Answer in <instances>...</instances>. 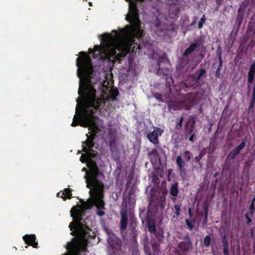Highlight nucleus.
Returning <instances> with one entry per match:
<instances>
[{
  "mask_svg": "<svg viewBox=\"0 0 255 255\" xmlns=\"http://www.w3.org/2000/svg\"><path fill=\"white\" fill-rule=\"evenodd\" d=\"M163 130L159 128H155L153 131L147 134V138L149 140L154 144H158V137L161 135Z\"/></svg>",
  "mask_w": 255,
  "mask_h": 255,
  "instance_id": "nucleus-1",
  "label": "nucleus"
},
{
  "mask_svg": "<svg viewBox=\"0 0 255 255\" xmlns=\"http://www.w3.org/2000/svg\"><path fill=\"white\" fill-rule=\"evenodd\" d=\"M205 72H206L204 69H201L199 71L196 72L193 76H189L188 78V80L190 81L191 79H193V81L191 83H189V84L191 86L194 85L205 73Z\"/></svg>",
  "mask_w": 255,
  "mask_h": 255,
  "instance_id": "nucleus-2",
  "label": "nucleus"
},
{
  "mask_svg": "<svg viewBox=\"0 0 255 255\" xmlns=\"http://www.w3.org/2000/svg\"><path fill=\"white\" fill-rule=\"evenodd\" d=\"M23 239L27 245L33 246L37 248L38 244L35 242V237L34 235H26L23 237Z\"/></svg>",
  "mask_w": 255,
  "mask_h": 255,
  "instance_id": "nucleus-3",
  "label": "nucleus"
},
{
  "mask_svg": "<svg viewBox=\"0 0 255 255\" xmlns=\"http://www.w3.org/2000/svg\"><path fill=\"white\" fill-rule=\"evenodd\" d=\"M57 196L66 200L67 198L69 199L71 197V193L70 189L66 188L62 191H60L57 194Z\"/></svg>",
  "mask_w": 255,
  "mask_h": 255,
  "instance_id": "nucleus-4",
  "label": "nucleus"
},
{
  "mask_svg": "<svg viewBox=\"0 0 255 255\" xmlns=\"http://www.w3.org/2000/svg\"><path fill=\"white\" fill-rule=\"evenodd\" d=\"M255 74V63H254L251 66L248 74V80L250 83H252L253 81Z\"/></svg>",
  "mask_w": 255,
  "mask_h": 255,
  "instance_id": "nucleus-5",
  "label": "nucleus"
},
{
  "mask_svg": "<svg viewBox=\"0 0 255 255\" xmlns=\"http://www.w3.org/2000/svg\"><path fill=\"white\" fill-rule=\"evenodd\" d=\"M128 217L126 213H122L121 221V229L124 230L126 229L127 226Z\"/></svg>",
  "mask_w": 255,
  "mask_h": 255,
  "instance_id": "nucleus-6",
  "label": "nucleus"
},
{
  "mask_svg": "<svg viewBox=\"0 0 255 255\" xmlns=\"http://www.w3.org/2000/svg\"><path fill=\"white\" fill-rule=\"evenodd\" d=\"M170 193L174 197H175L177 195L178 193V188L177 184H174L172 186L170 190Z\"/></svg>",
  "mask_w": 255,
  "mask_h": 255,
  "instance_id": "nucleus-7",
  "label": "nucleus"
},
{
  "mask_svg": "<svg viewBox=\"0 0 255 255\" xmlns=\"http://www.w3.org/2000/svg\"><path fill=\"white\" fill-rule=\"evenodd\" d=\"M206 20V18L205 15H203L198 22V26L199 28H201L203 27V25L205 23Z\"/></svg>",
  "mask_w": 255,
  "mask_h": 255,
  "instance_id": "nucleus-8",
  "label": "nucleus"
},
{
  "mask_svg": "<svg viewBox=\"0 0 255 255\" xmlns=\"http://www.w3.org/2000/svg\"><path fill=\"white\" fill-rule=\"evenodd\" d=\"M196 44H192L185 51L184 55H186L190 53L195 48Z\"/></svg>",
  "mask_w": 255,
  "mask_h": 255,
  "instance_id": "nucleus-9",
  "label": "nucleus"
},
{
  "mask_svg": "<svg viewBox=\"0 0 255 255\" xmlns=\"http://www.w3.org/2000/svg\"><path fill=\"white\" fill-rule=\"evenodd\" d=\"M148 226L149 231L151 233H154L155 230V226L154 223H151L148 221Z\"/></svg>",
  "mask_w": 255,
  "mask_h": 255,
  "instance_id": "nucleus-10",
  "label": "nucleus"
},
{
  "mask_svg": "<svg viewBox=\"0 0 255 255\" xmlns=\"http://www.w3.org/2000/svg\"><path fill=\"white\" fill-rule=\"evenodd\" d=\"M153 25V26L155 27L154 30H155L158 34L160 35V34L158 33V30L156 29H158V26H162V24L158 20L157 22H154Z\"/></svg>",
  "mask_w": 255,
  "mask_h": 255,
  "instance_id": "nucleus-11",
  "label": "nucleus"
},
{
  "mask_svg": "<svg viewBox=\"0 0 255 255\" xmlns=\"http://www.w3.org/2000/svg\"><path fill=\"white\" fill-rule=\"evenodd\" d=\"M176 162L180 167H182L184 166V163L182 161L180 156H178L177 157Z\"/></svg>",
  "mask_w": 255,
  "mask_h": 255,
  "instance_id": "nucleus-12",
  "label": "nucleus"
},
{
  "mask_svg": "<svg viewBox=\"0 0 255 255\" xmlns=\"http://www.w3.org/2000/svg\"><path fill=\"white\" fill-rule=\"evenodd\" d=\"M240 150L238 149L237 148L231 152L230 155L232 158H234L237 154H238L240 152Z\"/></svg>",
  "mask_w": 255,
  "mask_h": 255,
  "instance_id": "nucleus-13",
  "label": "nucleus"
},
{
  "mask_svg": "<svg viewBox=\"0 0 255 255\" xmlns=\"http://www.w3.org/2000/svg\"><path fill=\"white\" fill-rule=\"evenodd\" d=\"M246 144V140H244L241 142V143L237 147V148L238 149H239L240 151H241V150H242V149H243L245 147Z\"/></svg>",
  "mask_w": 255,
  "mask_h": 255,
  "instance_id": "nucleus-14",
  "label": "nucleus"
},
{
  "mask_svg": "<svg viewBox=\"0 0 255 255\" xmlns=\"http://www.w3.org/2000/svg\"><path fill=\"white\" fill-rule=\"evenodd\" d=\"M210 243V238L209 237V236H207L204 239V244L206 246L208 247L209 246Z\"/></svg>",
  "mask_w": 255,
  "mask_h": 255,
  "instance_id": "nucleus-15",
  "label": "nucleus"
},
{
  "mask_svg": "<svg viewBox=\"0 0 255 255\" xmlns=\"http://www.w3.org/2000/svg\"><path fill=\"white\" fill-rule=\"evenodd\" d=\"M184 156L186 158L187 161H189L190 159V153L189 151H186L184 152Z\"/></svg>",
  "mask_w": 255,
  "mask_h": 255,
  "instance_id": "nucleus-16",
  "label": "nucleus"
},
{
  "mask_svg": "<svg viewBox=\"0 0 255 255\" xmlns=\"http://www.w3.org/2000/svg\"><path fill=\"white\" fill-rule=\"evenodd\" d=\"M174 209H175L176 211V215L177 216H179L180 215V206L179 205H175L174 206Z\"/></svg>",
  "mask_w": 255,
  "mask_h": 255,
  "instance_id": "nucleus-17",
  "label": "nucleus"
},
{
  "mask_svg": "<svg viewBox=\"0 0 255 255\" xmlns=\"http://www.w3.org/2000/svg\"><path fill=\"white\" fill-rule=\"evenodd\" d=\"M186 223L190 230H192L193 229V227L188 220H186Z\"/></svg>",
  "mask_w": 255,
  "mask_h": 255,
  "instance_id": "nucleus-18",
  "label": "nucleus"
},
{
  "mask_svg": "<svg viewBox=\"0 0 255 255\" xmlns=\"http://www.w3.org/2000/svg\"><path fill=\"white\" fill-rule=\"evenodd\" d=\"M111 238H112V240H114L115 239V240H117V239L116 238V237L115 236H113V237H111ZM108 242L109 243V244L111 245L112 246H113V243H112V240L111 239V237H109L108 239Z\"/></svg>",
  "mask_w": 255,
  "mask_h": 255,
  "instance_id": "nucleus-19",
  "label": "nucleus"
},
{
  "mask_svg": "<svg viewBox=\"0 0 255 255\" xmlns=\"http://www.w3.org/2000/svg\"><path fill=\"white\" fill-rule=\"evenodd\" d=\"M255 200V197L254 198V199L252 201V204L251 205V207H250V208H251V214H253V210H254V201Z\"/></svg>",
  "mask_w": 255,
  "mask_h": 255,
  "instance_id": "nucleus-20",
  "label": "nucleus"
},
{
  "mask_svg": "<svg viewBox=\"0 0 255 255\" xmlns=\"http://www.w3.org/2000/svg\"><path fill=\"white\" fill-rule=\"evenodd\" d=\"M156 150L155 149H153L151 152H150V155L151 156L152 155H154L155 156H156V157H155V160L156 159Z\"/></svg>",
  "mask_w": 255,
  "mask_h": 255,
  "instance_id": "nucleus-21",
  "label": "nucleus"
},
{
  "mask_svg": "<svg viewBox=\"0 0 255 255\" xmlns=\"http://www.w3.org/2000/svg\"><path fill=\"white\" fill-rule=\"evenodd\" d=\"M195 139V136L194 134H192L189 137V140L191 141H193Z\"/></svg>",
  "mask_w": 255,
  "mask_h": 255,
  "instance_id": "nucleus-22",
  "label": "nucleus"
},
{
  "mask_svg": "<svg viewBox=\"0 0 255 255\" xmlns=\"http://www.w3.org/2000/svg\"><path fill=\"white\" fill-rule=\"evenodd\" d=\"M185 243H181L179 245V250H180V249H181L183 246H184L185 245Z\"/></svg>",
  "mask_w": 255,
  "mask_h": 255,
  "instance_id": "nucleus-23",
  "label": "nucleus"
},
{
  "mask_svg": "<svg viewBox=\"0 0 255 255\" xmlns=\"http://www.w3.org/2000/svg\"><path fill=\"white\" fill-rule=\"evenodd\" d=\"M182 121H183V118H181L177 126H179V127H181V123H182Z\"/></svg>",
  "mask_w": 255,
  "mask_h": 255,
  "instance_id": "nucleus-24",
  "label": "nucleus"
},
{
  "mask_svg": "<svg viewBox=\"0 0 255 255\" xmlns=\"http://www.w3.org/2000/svg\"><path fill=\"white\" fill-rule=\"evenodd\" d=\"M188 213H189L190 216L191 217L192 216V213H191V208H189L188 209Z\"/></svg>",
  "mask_w": 255,
  "mask_h": 255,
  "instance_id": "nucleus-25",
  "label": "nucleus"
},
{
  "mask_svg": "<svg viewBox=\"0 0 255 255\" xmlns=\"http://www.w3.org/2000/svg\"><path fill=\"white\" fill-rule=\"evenodd\" d=\"M224 253L226 255H227L228 253L227 250L226 248L224 249Z\"/></svg>",
  "mask_w": 255,
  "mask_h": 255,
  "instance_id": "nucleus-26",
  "label": "nucleus"
},
{
  "mask_svg": "<svg viewBox=\"0 0 255 255\" xmlns=\"http://www.w3.org/2000/svg\"><path fill=\"white\" fill-rule=\"evenodd\" d=\"M195 160L197 161H198L199 160V158L198 157H195Z\"/></svg>",
  "mask_w": 255,
  "mask_h": 255,
  "instance_id": "nucleus-27",
  "label": "nucleus"
},
{
  "mask_svg": "<svg viewBox=\"0 0 255 255\" xmlns=\"http://www.w3.org/2000/svg\"><path fill=\"white\" fill-rule=\"evenodd\" d=\"M165 198H163V199H161V202H165Z\"/></svg>",
  "mask_w": 255,
  "mask_h": 255,
  "instance_id": "nucleus-28",
  "label": "nucleus"
},
{
  "mask_svg": "<svg viewBox=\"0 0 255 255\" xmlns=\"http://www.w3.org/2000/svg\"><path fill=\"white\" fill-rule=\"evenodd\" d=\"M252 222V220L250 219H248V223H250V222Z\"/></svg>",
  "mask_w": 255,
  "mask_h": 255,
  "instance_id": "nucleus-29",
  "label": "nucleus"
},
{
  "mask_svg": "<svg viewBox=\"0 0 255 255\" xmlns=\"http://www.w3.org/2000/svg\"><path fill=\"white\" fill-rule=\"evenodd\" d=\"M219 59H220V64H221V57L220 56H219Z\"/></svg>",
  "mask_w": 255,
  "mask_h": 255,
  "instance_id": "nucleus-30",
  "label": "nucleus"
},
{
  "mask_svg": "<svg viewBox=\"0 0 255 255\" xmlns=\"http://www.w3.org/2000/svg\"><path fill=\"white\" fill-rule=\"evenodd\" d=\"M254 93H255V91H254ZM254 95L255 96V93H254ZM255 98V97H254V99Z\"/></svg>",
  "mask_w": 255,
  "mask_h": 255,
  "instance_id": "nucleus-31",
  "label": "nucleus"
}]
</instances>
